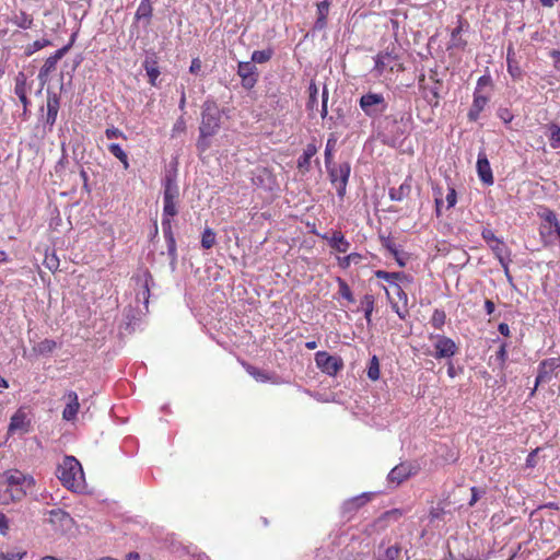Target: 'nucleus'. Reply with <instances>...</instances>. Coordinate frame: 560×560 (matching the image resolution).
<instances>
[{
    "label": "nucleus",
    "mask_w": 560,
    "mask_h": 560,
    "mask_svg": "<svg viewBox=\"0 0 560 560\" xmlns=\"http://www.w3.org/2000/svg\"><path fill=\"white\" fill-rule=\"evenodd\" d=\"M35 485L34 478L19 469H8L0 476V486L5 487L0 497L2 504L21 501Z\"/></svg>",
    "instance_id": "1"
},
{
    "label": "nucleus",
    "mask_w": 560,
    "mask_h": 560,
    "mask_svg": "<svg viewBox=\"0 0 560 560\" xmlns=\"http://www.w3.org/2000/svg\"><path fill=\"white\" fill-rule=\"evenodd\" d=\"M221 125V115L219 108L214 103H205L202 114H201V122L199 127V139L197 142L198 149L201 151H206L209 147L207 142V138L214 136Z\"/></svg>",
    "instance_id": "2"
},
{
    "label": "nucleus",
    "mask_w": 560,
    "mask_h": 560,
    "mask_svg": "<svg viewBox=\"0 0 560 560\" xmlns=\"http://www.w3.org/2000/svg\"><path fill=\"white\" fill-rule=\"evenodd\" d=\"M56 475L68 489L77 491L83 488L84 475L80 462L73 456H66L59 464Z\"/></svg>",
    "instance_id": "3"
},
{
    "label": "nucleus",
    "mask_w": 560,
    "mask_h": 560,
    "mask_svg": "<svg viewBox=\"0 0 560 560\" xmlns=\"http://www.w3.org/2000/svg\"><path fill=\"white\" fill-rule=\"evenodd\" d=\"M540 219L538 228L539 236L545 247L552 246L556 242V236L559 235L560 221L556 212L548 207H540L537 211Z\"/></svg>",
    "instance_id": "4"
},
{
    "label": "nucleus",
    "mask_w": 560,
    "mask_h": 560,
    "mask_svg": "<svg viewBox=\"0 0 560 560\" xmlns=\"http://www.w3.org/2000/svg\"><path fill=\"white\" fill-rule=\"evenodd\" d=\"M404 66L398 57L395 54V49L389 50L388 48L385 51H381L375 57V66L373 71L376 77H386L387 74L394 72L404 71Z\"/></svg>",
    "instance_id": "5"
},
{
    "label": "nucleus",
    "mask_w": 560,
    "mask_h": 560,
    "mask_svg": "<svg viewBox=\"0 0 560 560\" xmlns=\"http://www.w3.org/2000/svg\"><path fill=\"white\" fill-rule=\"evenodd\" d=\"M163 217H175L178 213L177 201L179 189L175 176L166 175L163 182Z\"/></svg>",
    "instance_id": "6"
},
{
    "label": "nucleus",
    "mask_w": 560,
    "mask_h": 560,
    "mask_svg": "<svg viewBox=\"0 0 560 560\" xmlns=\"http://www.w3.org/2000/svg\"><path fill=\"white\" fill-rule=\"evenodd\" d=\"M359 106L362 112L370 118H377L387 110V102L383 94L368 92L359 100Z\"/></svg>",
    "instance_id": "7"
},
{
    "label": "nucleus",
    "mask_w": 560,
    "mask_h": 560,
    "mask_svg": "<svg viewBox=\"0 0 560 560\" xmlns=\"http://www.w3.org/2000/svg\"><path fill=\"white\" fill-rule=\"evenodd\" d=\"M327 167L330 183L337 190L339 198H343L347 191V185L351 173L349 162H342L339 165L330 164Z\"/></svg>",
    "instance_id": "8"
},
{
    "label": "nucleus",
    "mask_w": 560,
    "mask_h": 560,
    "mask_svg": "<svg viewBox=\"0 0 560 560\" xmlns=\"http://www.w3.org/2000/svg\"><path fill=\"white\" fill-rule=\"evenodd\" d=\"M429 339L430 340H434V351L432 353H430L433 358H435L436 360H441V359H451L453 358L457 351H458V347L457 345L455 343V341L447 337V336H444V335H430L429 336Z\"/></svg>",
    "instance_id": "9"
},
{
    "label": "nucleus",
    "mask_w": 560,
    "mask_h": 560,
    "mask_svg": "<svg viewBox=\"0 0 560 560\" xmlns=\"http://www.w3.org/2000/svg\"><path fill=\"white\" fill-rule=\"evenodd\" d=\"M60 94L48 89L46 92V114L44 116V125L49 132L52 131V128L57 121L58 113L60 109ZM40 110H44V107H42Z\"/></svg>",
    "instance_id": "10"
},
{
    "label": "nucleus",
    "mask_w": 560,
    "mask_h": 560,
    "mask_svg": "<svg viewBox=\"0 0 560 560\" xmlns=\"http://www.w3.org/2000/svg\"><path fill=\"white\" fill-rule=\"evenodd\" d=\"M315 362L322 372L330 376L336 375L343 368V361L340 357L331 355L326 351L316 352Z\"/></svg>",
    "instance_id": "11"
},
{
    "label": "nucleus",
    "mask_w": 560,
    "mask_h": 560,
    "mask_svg": "<svg viewBox=\"0 0 560 560\" xmlns=\"http://www.w3.org/2000/svg\"><path fill=\"white\" fill-rule=\"evenodd\" d=\"M559 369L560 357L542 360L538 365V374L536 376L535 386L530 392V396L535 395V392L540 384L550 382L553 373Z\"/></svg>",
    "instance_id": "12"
},
{
    "label": "nucleus",
    "mask_w": 560,
    "mask_h": 560,
    "mask_svg": "<svg viewBox=\"0 0 560 560\" xmlns=\"http://www.w3.org/2000/svg\"><path fill=\"white\" fill-rule=\"evenodd\" d=\"M48 514V522L52 525L55 530L63 533L72 528L74 521L65 510H50Z\"/></svg>",
    "instance_id": "13"
},
{
    "label": "nucleus",
    "mask_w": 560,
    "mask_h": 560,
    "mask_svg": "<svg viewBox=\"0 0 560 560\" xmlns=\"http://www.w3.org/2000/svg\"><path fill=\"white\" fill-rule=\"evenodd\" d=\"M26 407L19 408L10 419L9 432L10 433H26L31 429V419L28 417Z\"/></svg>",
    "instance_id": "14"
},
{
    "label": "nucleus",
    "mask_w": 560,
    "mask_h": 560,
    "mask_svg": "<svg viewBox=\"0 0 560 560\" xmlns=\"http://www.w3.org/2000/svg\"><path fill=\"white\" fill-rule=\"evenodd\" d=\"M481 236L487 245L492 250L495 258H501L504 256H510V252L505 245V243L495 236L494 232L490 229H483L481 231Z\"/></svg>",
    "instance_id": "15"
},
{
    "label": "nucleus",
    "mask_w": 560,
    "mask_h": 560,
    "mask_svg": "<svg viewBox=\"0 0 560 560\" xmlns=\"http://www.w3.org/2000/svg\"><path fill=\"white\" fill-rule=\"evenodd\" d=\"M237 74L242 78V85L250 90L257 83V68L249 61H241L237 66Z\"/></svg>",
    "instance_id": "16"
},
{
    "label": "nucleus",
    "mask_w": 560,
    "mask_h": 560,
    "mask_svg": "<svg viewBox=\"0 0 560 560\" xmlns=\"http://www.w3.org/2000/svg\"><path fill=\"white\" fill-rule=\"evenodd\" d=\"M422 82H424L423 74L419 79V84H420V88L422 89L423 98L432 107L439 106L440 98H441V95H440L441 82H440V80H433L432 85H422Z\"/></svg>",
    "instance_id": "17"
},
{
    "label": "nucleus",
    "mask_w": 560,
    "mask_h": 560,
    "mask_svg": "<svg viewBox=\"0 0 560 560\" xmlns=\"http://www.w3.org/2000/svg\"><path fill=\"white\" fill-rule=\"evenodd\" d=\"M477 172H478V176H479L480 180L483 184H486L488 186L493 184L494 178H493L492 170H491L490 162H489L485 151H480L478 153Z\"/></svg>",
    "instance_id": "18"
},
{
    "label": "nucleus",
    "mask_w": 560,
    "mask_h": 560,
    "mask_svg": "<svg viewBox=\"0 0 560 560\" xmlns=\"http://www.w3.org/2000/svg\"><path fill=\"white\" fill-rule=\"evenodd\" d=\"M415 475V468L409 463H401L395 466L388 474L387 479L389 482L396 483L397 486L407 480L409 477Z\"/></svg>",
    "instance_id": "19"
},
{
    "label": "nucleus",
    "mask_w": 560,
    "mask_h": 560,
    "mask_svg": "<svg viewBox=\"0 0 560 560\" xmlns=\"http://www.w3.org/2000/svg\"><path fill=\"white\" fill-rule=\"evenodd\" d=\"M65 398L67 399V404L62 410V419L73 421L80 410L78 394L73 390H69L66 393Z\"/></svg>",
    "instance_id": "20"
},
{
    "label": "nucleus",
    "mask_w": 560,
    "mask_h": 560,
    "mask_svg": "<svg viewBox=\"0 0 560 560\" xmlns=\"http://www.w3.org/2000/svg\"><path fill=\"white\" fill-rule=\"evenodd\" d=\"M67 47L58 49L52 56L48 57L39 70L38 79L45 83L49 74L56 69L57 62L62 58Z\"/></svg>",
    "instance_id": "21"
},
{
    "label": "nucleus",
    "mask_w": 560,
    "mask_h": 560,
    "mask_svg": "<svg viewBox=\"0 0 560 560\" xmlns=\"http://www.w3.org/2000/svg\"><path fill=\"white\" fill-rule=\"evenodd\" d=\"M489 102V97L480 94L479 90L477 89L474 93V101L472 105L467 114L468 119L470 121H477L480 113L485 109Z\"/></svg>",
    "instance_id": "22"
},
{
    "label": "nucleus",
    "mask_w": 560,
    "mask_h": 560,
    "mask_svg": "<svg viewBox=\"0 0 560 560\" xmlns=\"http://www.w3.org/2000/svg\"><path fill=\"white\" fill-rule=\"evenodd\" d=\"M318 152L315 140L310 142L303 150L302 155L298 159V168L302 172H308L311 168V160Z\"/></svg>",
    "instance_id": "23"
},
{
    "label": "nucleus",
    "mask_w": 560,
    "mask_h": 560,
    "mask_svg": "<svg viewBox=\"0 0 560 560\" xmlns=\"http://www.w3.org/2000/svg\"><path fill=\"white\" fill-rule=\"evenodd\" d=\"M173 217H163L162 215V230L164 234V238L167 244V250L171 256L176 255V241L174 237L173 229H172V219Z\"/></svg>",
    "instance_id": "24"
},
{
    "label": "nucleus",
    "mask_w": 560,
    "mask_h": 560,
    "mask_svg": "<svg viewBox=\"0 0 560 560\" xmlns=\"http://www.w3.org/2000/svg\"><path fill=\"white\" fill-rule=\"evenodd\" d=\"M142 66H143L145 72H147V75L149 78V83L152 86H156L158 85V79H159V77L161 74V71H160L156 58L155 57H148V58H145V60L143 61Z\"/></svg>",
    "instance_id": "25"
},
{
    "label": "nucleus",
    "mask_w": 560,
    "mask_h": 560,
    "mask_svg": "<svg viewBox=\"0 0 560 560\" xmlns=\"http://www.w3.org/2000/svg\"><path fill=\"white\" fill-rule=\"evenodd\" d=\"M506 66L509 74L514 80H521L523 78V71L518 61L515 59V51L512 46H510L506 51Z\"/></svg>",
    "instance_id": "26"
},
{
    "label": "nucleus",
    "mask_w": 560,
    "mask_h": 560,
    "mask_svg": "<svg viewBox=\"0 0 560 560\" xmlns=\"http://www.w3.org/2000/svg\"><path fill=\"white\" fill-rule=\"evenodd\" d=\"M392 290H393V293L396 294L397 298L399 299V301H401L404 304V307L400 308L397 305V303H392V307L401 319H405L408 314V310L406 307L407 302H408V296L399 284H394Z\"/></svg>",
    "instance_id": "27"
},
{
    "label": "nucleus",
    "mask_w": 560,
    "mask_h": 560,
    "mask_svg": "<svg viewBox=\"0 0 560 560\" xmlns=\"http://www.w3.org/2000/svg\"><path fill=\"white\" fill-rule=\"evenodd\" d=\"M329 245L339 253H347L350 247V243L346 240L341 231H335L332 233V236L329 238Z\"/></svg>",
    "instance_id": "28"
},
{
    "label": "nucleus",
    "mask_w": 560,
    "mask_h": 560,
    "mask_svg": "<svg viewBox=\"0 0 560 560\" xmlns=\"http://www.w3.org/2000/svg\"><path fill=\"white\" fill-rule=\"evenodd\" d=\"M31 85L27 84V77L24 72H19L14 78V94L18 97L27 95Z\"/></svg>",
    "instance_id": "29"
},
{
    "label": "nucleus",
    "mask_w": 560,
    "mask_h": 560,
    "mask_svg": "<svg viewBox=\"0 0 560 560\" xmlns=\"http://www.w3.org/2000/svg\"><path fill=\"white\" fill-rule=\"evenodd\" d=\"M242 365L245 369V371L250 376H253L257 382L266 383L272 381V376L268 372H265L245 361L242 362Z\"/></svg>",
    "instance_id": "30"
},
{
    "label": "nucleus",
    "mask_w": 560,
    "mask_h": 560,
    "mask_svg": "<svg viewBox=\"0 0 560 560\" xmlns=\"http://www.w3.org/2000/svg\"><path fill=\"white\" fill-rule=\"evenodd\" d=\"M317 8V19H316V27L324 28L327 24V16L329 13L330 1L324 0L316 4Z\"/></svg>",
    "instance_id": "31"
},
{
    "label": "nucleus",
    "mask_w": 560,
    "mask_h": 560,
    "mask_svg": "<svg viewBox=\"0 0 560 560\" xmlns=\"http://www.w3.org/2000/svg\"><path fill=\"white\" fill-rule=\"evenodd\" d=\"M464 19L462 16L458 18V25L451 33L452 46L455 48L464 49L467 45V42L460 37V33L464 28Z\"/></svg>",
    "instance_id": "32"
},
{
    "label": "nucleus",
    "mask_w": 560,
    "mask_h": 560,
    "mask_svg": "<svg viewBox=\"0 0 560 560\" xmlns=\"http://www.w3.org/2000/svg\"><path fill=\"white\" fill-rule=\"evenodd\" d=\"M374 275L377 279L387 281L392 288L394 284H398L397 281H402L407 278L404 272H388L385 270H376Z\"/></svg>",
    "instance_id": "33"
},
{
    "label": "nucleus",
    "mask_w": 560,
    "mask_h": 560,
    "mask_svg": "<svg viewBox=\"0 0 560 560\" xmlns=\"http://www.w3.org/2000/svg\"><path fill=\"white\" fill-rule=\"evenodd\" d=\"M57 348V342L52 339H44L33 347V351L37 354L45 355L51 353Z\"/></svg>",
    "instance_id": "34"
},
{
    "label": "nucleus",
    "mask_w": 560,
    "mask_h": 560,
    "mask_svg": "<svg viewBox=\"0 0 560 560\" xmlns=\"http://www.w3.org/2000/svg\"><path fill=\"white\" fill-rule=\"evenodd\" d=\"M12 23L21 28L27 30L33 25L32 15L27 14L24 11H20L19 13H14L12 19Z\"/></svg>",
    "instance_id": "35"
},
{
    "label": "nucleus",
    "mask_w": 560,
    "mask_h": 560,
    "mask_svg": "<svg viewBox=\"0 0 560 560\" xmlns=\"http://www.w3.org/2000/svg\"><path fill=\"white\" fill-rule=\"evenodd\" d=\"M375 298L373 294H365L361 300V308L364 312V317L368 324L372 320V313L374 311Z\"/></svg>",
    "instance_id": "36"
},
{
    "label": "nucleus",
    "mask_w": 560,
    "mask_h": 560,
    "mask_svg": "<svg viewBox=\"0 0 560 560\" xmlns=\"http://www.w3.org/2000/svg\"><path fill=\"white\" fill-rule=\"evenodd\" d=\"M107 149L117 160L120 161L125 170L129 168L128 155L118 143H110Z\"/></svg>",
    "instance_id": "37"
},
{
    "label": "nucleus",
    "mask_w": 560,
    "mask_h": 560,
    "mask_svg": "<svg viewBox=\"0 0 560 560\" xmlns=\"http://www.w3.org/2000/svg\"><path fill=\"white\" fill-rule=\"evenodd\" d=\"M549 131V142L552 149L560 148V126L555 122H550L548 126Z\"/></svg>",
    "instance_id": "38"
},
{
    "label": "nucleus",
    "mask_w": 560,
    "mask_h": 560,
    "mask_svg": "<svg viewBox=\"0 0 560 560\" xmlns=\"http://www.w3.org/2000/svg\"><path fill=\"white\" fill-rule=\"evenodd\" d=\"M153 8L150 0H141L137 11H136V19H150L152 16Z\"/></svg>",
    "instance_id": "39"
},
{
    "label": "nucleus",
    "mask_w": 560,
    "mask_h": 560,
    "mask_svg": "<svg viewBox=\"0 0 560 560\" xmlns=\"http://www.w3.org/2000/svg\"><path fill=\"white\" fill-rule=\"evenodd\" d=\"M494 360L498 363L500 371H504L508 361V343L505 341L501 342L499 349L495 352Z\"/></svg>",
    "instance_id": "40"
},
{
    "label": "nucleus",
    "mask_w": 560,
    "mask_h": 560,
    "mask_svg": "<svg viewBox=\"0 0 560 560\" xmlns=\"http://www.w3.org/2000/svg\"><path fill=\"white\" fill-rule=\"evenodd\" d=\"M336 281L338 284L339 295L347 300L349 303H354V298L348 283L340 277H338Z\"/></svg>",
    "instance_id": "41"
},
{
    "label": "nucleus",
    "mask_w": 560,
    "mask_h": 560,
    "mask_svg": "<svg viewBox=\"0 0 560 560\" xmlns=\"http://www.w3.org/2000/svg\"><path fill=\"white\" fill-rule=\"evenodd\" d=\"M217 242V234L215 232L210 229V228H206L203 230V233H202V236H201V246L205 248V249H210L211 247L214 246Z\"/></svg>",
    "instance_id": "42"
},
{
    "label": "nucleus",
    "mask_w": 560,
    "mask_h": 560,
    "mask_svg": "<svg viewBox=\"0 0 560 560\" xmlns=\"http://www.w3.org/2000/svg\"><path fill=\"white\" fill-rule=\"evenodd\" d=\"M51 45V42L49 39H38V40H35L33 42L32 44H28L26 47H25V50H24V54L25 56L30 57L32 56L33 54H35L36 51L47 47Z\"/></svg>",
    "instance_id": "43"
},
{
    "label": "nucleus",
    "mask_w": 560,
    "mask_h": 560,
    "mask_svg": "<svg viewBox=\"0 0 560 560\" xmlns=\"http://www.w3.org/2000/svg\"><path fill=\"white\" fill-rule=\"evenodd\" d=\"M363 256L359 253H351L342 258H339V266L343 269L348 268L351 264L358 265L362 261Z\"/></svg>",
    "instance_id": "44"
},
{
    "label": "nucleus",
    "mask_w": 560,
    "mask_h": 560,
    "mask_svg": "<svg viewBox=\"0 0 560 560\" xmlns=\"http://www.w3.org/2000/svg\"><path fill=\"white\" fill-rule=\"evenodd\" d=\"M273 50L271 48L264 50H255L252 54V61L257 63H265L271 59Z\"/></svg>",
    "instance_id": "45"
},
{
    "label": "nucleus",
    "mask_w": 560,
    "mask_h": 560,
    "mask_svg": "<svg viewBox=\"0 0 560 560\" xmlns=\"http://www.w3.org/2000/svg\"><path fill=\"white\" fill-rule=\"evenodd\" d=\"M445 322H446V314L443 310H434L432 316H431V325L435 328V329H441L444 325H445Z\"/></svg>",
    "instance_id": "46"
},
{
    "label": "nucleus",
    "mask_w": 560,
    "mask_h": 560,
    "mask_svg": "<svg viewBox=\"0 0 560 560\" xmlns=\"http://www.w3.org/2000/svg\"><path fill=\"white\" fill-rule=\"evenodd\" d=\"M368 377L372 381L380 378V362L376 355H373L368 366Z\"/></svg>",
    "instance_id": "47"
},
{
    "label": "nucleus",
    "mask_w": 560,
    "mask_h": 560,
    "mask_svg": "<svg viewBox=\"0 0 560 560\" xmlns=\"http://www.w3.org/2000/svg\"><path fill=\"white\" fill-rule=\"evenodd\" d=\"M336 142H337V140L334 136H331L327 140L326 148H325V164H326V166L332 164V153L335 151Z\"/></svg>",
    "instance_id": "48"
},
{
    "label": "nucleus",
    "mask_w": 560,
    "mask_h": 560,
    "mask_svg": "<svg viewBox=\"0 0 560 560\" xmlns=\"http://www.w3.org/2000/svg\"><path fill=\"white\" fill-rule=\"evenodd\" d=\"M27 555L26 550L18 549L13 551H1L0 559L1 560H22Z\"/></svg>",
    "instance_id": "49"
},
{
    "label": "nucleus",
    "mask_w": 560,
    "mask_h": 560,
    "mask_svg": "<svg viewBox=\"0 0 560 560\" xmlns=\"http://www.w3.org/2000/svg\"><path fill=\"white\" fill-rule=\"evenodd\" d=\"M410 190V186L407 184L400 185L398 189H390L389 196L393 200H401L405 195H407Z\"/></svg>",
    "instance_id": "50"
},
{
    "label": "nucleus",
    "mask_w": 560,
    "mask_h": 560,
    "mask_svg": "<svg viewBox=\"0 0 560 560\" xmlns=\"http://www.w3.org/2000/svg\"><path fill=\"white\" fill-rule=\"evenodd\" d=\"M400 552L401 549L399 546H390L385 550L384 558H380L378 560H397L400 556Z\"/></svg>",
    "instance_id": "51"
},
{
    "label": "nucleus",
    "mask_w": 560,
    "mask_h": 560,
    "mask_svg": "<svg viewBox=\"0 0 560 560\" xmlns=\"http://www.w3.org/2000/svg\"><path fill=\"white\" fill-rule=\"evenodd\" d=\"M503 271H504V275L508 279L509 282H513V277L510 272V262H511V258L510 256H504V257H501V258H498Z\"/></svg>",
    "instance_id": "52"
},
{
    "label": "nucleus",
    "mask_w": 560,
    "mask_h": 560,
    "mask_svg": "<svg viewBox=\"0 0 560 560\" xmlns=\"http://www.w3.org/2000/svg\"><path fill=\"white\" fill-rule=\"evenodd\" d=\"M186 131V121L183 116L178 117L172 128V137H176Z\"/></svg>",
    "instance_id": "53"
},
{
    "label": "nucleus",
    "mask_w": 560,
    "mask_h": 560,
    "mask_svg": "<svg viewBox=\"0 0 560 560\" xmlns=\"http://www.w3.org/2000/svg\"><path fill=\"white\" fill-rule=\"evenodd\" d=\"M105 136L107 139H117V138H121L124 140L127 139V136L117 127H108L106 128L105 130Z\"/></svg>",
    "instance_id": "54"
},
{
    "label": "nucleus",
    "mask_w": 560,
    "mask_h": 560,
    "mask_svg": "<svg viewBox=\"0 0 560 560\" xmlns=\"http://www.w3.org/2000/svg\"><path fill=\"white\" fill-rule=\"evenodd\" d=\"M308 90H310V97H308V102H307V108L313 109L317 105L318 89H317L316 84L312 83L310 85Z\"/></svg>",
    "instance_id": "55"
},
{
    "label": "nucleus",
    "mask_w": 560,
    "mask_h": 560,
    "mask_svg": "<svg viewBox=\"0 0 560 560\" xmlns=\"http://www.w3.org/2000/svg\"><path fill=\"white\" fill-rule=\"evenodd\" d=\"M433 194H434V201H435V212H436V215L440 217L441 215V207L443 205L442 189L440 187H434Z\"/></svg>",
    "instance_id": "56"
},
{
    "label": "nucleus",
    "mask_w": 560,
    "mask_h": 560,
    "mask_svg": "<svg viewBox=\"0 0 560 560\" xmlns=\"http://www.w3.org/2000/svg\"><path fill=\"white\" fill-rule=\"evenodd\" d=\"M447 209L453 208L457 202V194L454 187L450 186L446 194Z\"/></svg>",
    "instance_id": "57"
},
{
    "label": "nucleus",
    "mask_w": 560,
    "mask_h": 560,
    "mask_svg": "<svg viewBox=\"0 0 560 560\" xmlns=\"http://www.w3.org/2000/svg\"><path fill=\"white\" fill-rule=\"evenodd\" d=\"M20 102L22 103L23 105V118L24 119H27L28 118V115H30V106H31V101L28 98L27 95L25 96H22V97H19Z\"/></svg>",
    "instance_id": "58"
},
{
    "label": "nucleus",
    "mask_w": 560,
    "mask_h": 560,
    "mask_svg": "<svg viewBox=\"0 0 560 560\" xmlns=\"http://www.w3.org/2000/svg\"><path fill=\"white\" fill-rule=\"evenodd\" d=\"M9 528L8 517L2 512H0V534L3 536L8 535Z\"/></svg>",
    "instance_id": "59"
},
{
    "label": "nucleus",
    "mask_w": 560,
    "mask_h": 560,
    "mask_svg": "<svg viewBox=\"0 0 560 560\" xmlns=\"http://www.w3.org/2000/svg\"><path fill=\"white\" fill-rule=\"evenodd\" d=\"M538 452H539V448L537 447L528 454V456L526 458V467L534 468L536 466V464H537L536 455Z\"/></svg>",
    "instance_id": "60"
},
{
    "label": "nucleus",
    "mask_w": 560,
    "mask_h": 560,
    "mask_svg": "<svg viewBox=\"0 0 560 560\" xmlns=\"http://www.w3.org/2000/svg\"><path fill=\"white\" fill-rule=\"evenodd\" d=\"M201 60L197 57L191 60L189 72L192 74H198L201 70Z\"/></svg>",
    "instance_id": "61"
},
{
    "label": "nucleus",
    "mask_w": 560,
    "mask_h": 560,
    "mask_svg": "<svg viewBox=\"0 0 560 560\" xmlns=\"http://www.w3.org/2000/svg\"><path fill=\"white\" fill-rule=\"evenodd\" d=\"M327 102H328V91L325 88L323 91V101H322V110H320V115L323 118H325L328 114Z\"/></svg>",
    "instance_id": "62"
},
{
    "label": "nucleus",
    "mask_w": 560,
    "mask_h": 560,
    "mask_svg": "<svg viewBox=\"0 0 560 560\" xmlns=\"http://www.w3.org/2000/svg\"><path fill=\"white\" fill-rule=\"evenodd\" d=\"M470 491H471V498L469 501V506H474L476 504V502L479 500L480 491L476 487H472L470 489Z\"/></svg>",
    "instance_id": "63"
},
{
    "label": "nucleus",
    "mask_w": 560,
    "mask_h": 560,
    "mask_svg": "<svg viewBox=\"0 0 560 560\" xmlns=\"http://www.w3.org/2000/svg\"><path fill=\"white\" fill-rule=\"evenodd\" d=\"M498 330L504 337H510V335H511L510 327L506 323H500L498 326Z\"/></svg>",
    "instance_id": "64"
}]
</instances>
